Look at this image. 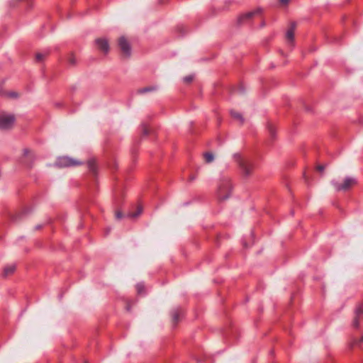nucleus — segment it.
<instances>
[{"label": "nucleus", "mask_w": 363, "mask_h": 363, "mask_svg": "<svg viewBox=\"0 0 363 363\" xmlns=\"http://www.w3.org/2000/svg\"><path fill=\"white\" fill-rule=\"evenodd\" d=\"M325 169V166L323 164H319L317 166V170L323 172Z\"/></svg>", "instance_id": "nucleus-27"}, {"label": "nucleus", "mask_w": 363, "mask_h": 363, "mask_svg": "<svg viewBox=\"0 0 363 363\" xmlns=\"http://www.w3.org/2000/svg\"><path fill=\"white\" fill-rule=\"evenodd\" d=\"M82 162L67 156L60 157L57 159L55 165L60 168L75 167L82 164Z\"/></svg>", "instance_id": "nucleus-4"}, {"label": "nucleus", "mask_w": 363, "mask_h": 363, "mask_svg": "<svg viewBox=\"0 0 363 363\" xmlns=\"http://www.w3.org/2000/svg\"><path fill=\"white\" fill-rule=\"evenodd\" d=\"M115 216L117 219H121L123 217V215L121 211H116Z\"/></svg>", "instance_id": "nucleus-25"}, {"label": "nucleus", "mask_w": 363, "mask_h": 363, "mask_svg": "<svg viewBox=\"0 0 363 363\" xmlns=\"http://www.w3.org/2000/svg\"><path fill=\"white\" fill-rule=\"evenodd\" d=\"M296 27V23L295 22H291L290 24V27L288 28L286 33V38L290 42L293 43L294 40V33Z\"/></svg>", "instance_id": "nucleus-12"}, {"label": "nucleus", "mask_w": 363, "mask_h": 363, "mask_svg": "<svg viewBox=\"0 0 363 363\" xmlns=\"http://www.w3.org/2000/svg\"><path fill=\"white\" fill-rule=\"evenodd\" d=\"M203 157L206 163H210L213 162L214 157L211 152H205L203 154Z\"/></svg>", "instance_id": "nucleus-18"}, {"label": "nucleus", "mask_w": 363, "mask_h": 363, "mask_svg": "<svg viewBox=\"0 0 363 363\" xmlns=\"http://www.w3.org/2000/svg\"><path fill=\"white\" fill-rule=\"evenodd\" d=\"M233 186L229 178H223L220 180L218 189V198L220 201L228 199L232 192Z\"/></svg>", "instance_id": "nucleus-2"}, {"label": "nucleus", "mask_w": 363, "mask_h": 363, "mask_svg": "<svg viewBox=\"0 0 363 363\" xmlns=\"http://www.w3.org/2000/svg\"><path fill=\"white\" fill-rule=\"evenodd\" d=\"M331 184L336 191H347L352 186L357 184V181L354 178L347 177L344 179L342 183H340L337 181L333 179L331 182Z\"/></svg>", "instance_id": "nucleus-3"}, {"label": "nucleus", "mask_w": 363, "mask_h": 363, "mask_svg": "<svg viewBox=\"0 0 363 363\" xmlns=\"http://www.w3.org/2000/svg\"><path fill=\"white\" fill-rule=\"evenodd\" d=\"M171 316L174 326H176L184 315V310L181 307H177L171 311Z\"/></svg>", "instance_id": "nucleus-10"}, {"label": "nucleus", "mask_w": 363, "mask_h": 363, "mask_svg": "<svg viewBox=\"0 0 363 363\" xmlns=\"http://www.w3.org/2000/svg\"><path fill=\"white\" fill-rule=\"evenodd\" d=\"M183 80L185 83L190 84L194 80V76L193 75L186 76L184 77Z\"/></svg>", "instance_id": "nucleus-21"}, {"label": "nucleus", "mask_w": 363, "mask_h": 363, "mask_svg": "<svg viewBox=\"0 0 363 363\" xmlns=\"http://www.w3.org/2000/svg\"><path fill=\"white\" fill-rule=\"evenodd\" d=\"M30 152V151L28 149H27V148H25L23 150V155L24 156H28Z\"/></svg>", "instance_id": "nucleus-28"}, {"label": "nucleus", "mask_w": 363, "mask_h": 363, "mask_svg": "<svg viewBox=\"0 0 363 363\" xmlns=\"http://www.w3.org/2000/svg\"><path fill=\"white\" fill-rule=\"evenodd\" d=\"M363 342V335L360 337L359 340H354L352 342V345H358Z\"/></svg>", "instance_id": "nucleus-26"}, {"label": "nucleus", "mask_w": 363, "mask_h": 363, "mask_svg": "<svg viewBox=\"0 0 363 363\" xmlns=\"http://www.w3.org/2000/svg\"><path fill=\"white\" fill-rule=\"evenodd\" d=\"M363 319V305L358 303L354 309V318L353 320L352 325L355 328H359V320Z\"/></svg>", "instance_id": "nucleus-7"}, {"label": "nucleus", "mask_w": 363, "mask_h": 363, "mask_svg": "<svg viewBox=\"0 0 363 363\" xmlns=\"http://www.w3.org/2000/svg\"><path fill=\"white\" fill-rule=\"evenodd\" d=\"M118 45L125 57L129 58L131 56V45L125 36H121L118 38Z\"/></svg>", "instance_id": "nucleus-5"}, {"label": "nucleus", "mask_w": 363, "mask_h": 363, "mask_svg": "<svg viewBox=\"0 0 363 363\" xmlns=\"http://www.w3.org/2000/svg\"><path fill=\"white\" fill-rule=\"evenodd\" d=\"M279 3L282 5L288 4L289 0H279Z\"/></svg>", "instance_id": "nucleus-29"}, {"label": "nucleus", "mask_w": 363, "mask_h": 363, "mask_svg": "<svg viewBox=\"0 0 363 363\" xmlns=\"http://www.w3.org/2000/svg\"><path fill=\"white\" fill-rule=\"evenodd\" d=\"M127 310L130 311V306H127Z\"/></svg>", "instance_id": "nucleus-33"}, {"label": "nucleus", "mask_w": 363, "mask_h": 363, "mask_svg": "<svg viewBox=\"0 0 363 363\" xmlns=\"http://www.w3.org/2000/svg\"><path fill=\"white\" fill-rule=\"evenodd\" d=\"M29 159H30V163L28 164V166L29 168H32L33 166L34 161L35 160V156L32 154L29 157Z\"/></svg>", "instance_id": "nucleus-23"}, {"label": "nucleus", "mask_w": 363, "mask_h": 363, "mask_svg": "<svg viewBox=\"0 0 363 363\" xmlns=\"http://www.w3.org/2000/svg\"><path fill=\"white\" fill-rule=\"evenodd\" d=\"M234 158L239 166L242 176L245 177H250L255 169L253 162L248 158L242 157V156L238 153L234 155Z\"/></svg>", "instance_id": "nucleus-1"}, {"label": "nucleus", "mask_w": 363, "mask_h": 363, "mask_svg": "<svg viewBox=\"0 0 363 363\" xmlns=\"http://www.w3.org/2000/svg\"><path fill=\"white\" fill-rule=\"evenodd\" d=\"M142 211H143L142 206H138V208H137L136 212H135V213H128L127 215V216L130 217V218H136L137 216H138L139 215L141 214Z\"/></svg>", "instance_id": "nucleus-17"}, {"label": "nucleus", "mask_w": 363, "mask_h": 363, "mask_svg": "<svg viewBox=\"0 0 363 363\" xmlns=\"http://www.w3.org/2000/svg\"><path fill=\"white\" fill-rule=\"evenodd\" d=\"M50 54V50H45L43 52H38L35 55V60L37 62H41L44 59L46 58L47 56Z\"/></svg>", "instance_id": "nucleus-14"}, {"label": "nucleus", "mask_w": 363, "mask_h": 363, "mask_svg": "<svg viewBox=\"0 0 363 363\" xmlns=\"http://www.w3.org/2000/svg\"><path fill=\"white\" fill-rule=\"evenodd\" d=\"M43 226V225H37L35 226L34 229H35V230H38L42 229Z\"/></svg>", "instance_id": "nucleus-31"}, {"label": "nucleus", "mask_w": 363, "mask_h": 363, "mask_svg": "<svg viewBox=\"0 0 363 363\" xmlns=\"http://www.w3.org/2000/svg\"><path fill=\"white\" fill-rule=\"evenodd\" d=\"M16 121L14 115L12 114H3L0 115V129L9 130L11 129Z\"/></svg>", "instance_id": "nucleus-6"}, {"label": "nucleus", "mask_w": 363, "mask_h": 363, "mask_svg": "<svg viewBox=\"0 0 363 363\" xmlns=\"http://www.w3.org/2000/svg\"><path fill=\"white\" fill-rule=\"evenodd\" d=\"M157 90V86H149L142 89H139L137 92L140 94H145L147 92L155 91Z\"/></svg>", "instance_id": "nucleus-13"}, {"label": "nucleus", "mask_w": 363, "mask_h": 363, "mask_svg": "<svg viewBox=\"0 0 363 363\" xmlns=\"http://www.w3.org/2000/svg\"><path fill=\"white\" fill-rule=\"evenodd\" d=\"M143 133L145 135H147L149 134L147 126L145 124H142Z\"/></svg>", "instance_id": "nucleus-24"}, {"label": "nucleus", "mask_w": 363, "mask_h": 363, "mask_svg": "<svg viewBox=\"0 0 363 363\" xmlns=\"http://www.w3.org/2000/svg\"><path fill=\"white\" fill-rule=\"evenodd\" d=\"M85 363H87L86 362Z\"/></svg>", "instance_id": "nucleus-34"}, {"label": "nucleus", "mask_w": 363, "mask_h": 363, "mask_svg": "<svg viewBox=\"0 0 363 363\" xmlns=\"http://www.w3.org/2000/svg\"><path fill=\"white\" fill-rule=\"evenodd\" d=\"M87 164H88L89 171H91L95 174L96 171V165L95 160H89L87 162Z\"/></svg>", "instance_id": "nucleus-16"}, {"label": "nucleus", "mask_w": 363, "mask_h": 363, "mask_svg": "<svg viewBox=\"0 0 363 363\" xmlns=\"http://www.w3.org/2000/svg\"><path fill=\"white\" fill-rule=\"evenodd\" d=\"M68 62L72 65H75L77 64V60L73 55H71L68 59Z\"/></svg>", "instance_id": "nucleus-22"}, {"label": "nucleus", "mask_w": 363, "mask_h": 363, "mask_svg": "<svg viewBox=\"0 0 363 363\" xmlns=\"http://www.w3.org/2000/svg\"><path fill=\"white\" fill-rule=\"evenodd\" d=\"M267 128H268V130H269V133L271 137L272 138H274L276 135V130H275L274 126L272 123H269L267 124Z\"/></svg>", "instance_id": "nucleus-19"}, {"label": "nucleus", "mask_w": 363, "mask_h": 363, "mask_svg": "<svg viewBox=\"0 0 363 363\" xmlns=\"http://www.w3.org/2000/svg\"><path fill=\"white\" fill-rule=\"evenodd\" d=\"M230 115H231V116L233 118L239 121L241 125L243 124V123H244V118L242 117V116L240 113L236 112L235 111L232 110V111H230Z\"/></svg>", "instance_id": "nucleus-15"}, {"label": "nucleus", "mask_w": 363, "mask_h": 363, "mask_svg": "<svg viewBox=\"0 0 363 363\" xmlns=\"http://www.w3.org/2000/svg\"><path fill=\"white\" fill-rule=\"evenodd\" d=\"M16 269V264H11L6 265L3 269L2 277L6 278L12 275Z\"/></svg>", "instance_id": "nucleus-11"}, {"label": "nucleus", "mask_w": 363, "mask_h": 363, "mask_svg": "<svg viewBox=\"0 0 363 363\" xmlns=\"http://www.w3.org/2000/svg\"><path fill=\"white\" fill-rule=\"evenodd\" d=\"M136 288L138 294L145 292V286L143 284H138Z\"/></svg>", "instance_id": "nucleus-20"}, {"label": "nucleus", "mask_w": 363, "mask_h": 363, "mask_svg": "<svg viewBox=\"0 0 363 363\" xmlns=\"http://www.w3.org/2000/svg\"><path fill=\"white\" fill-rule=\"evenodd\" d=\"M195 179H196V177H195V176H191V177H189V181H191H191H194Z\"/></svg>", "instance_id": "nucleus-32"}, {"label": "nucleus", "mask_w": 363, "mask_h": 363, "mask_svg": "<svg viewBox=\"0 0 363 363\" xmlns=\"http://www.w3.org/2000/svg\"><path fill=\"white\" fill-rule=\"evenodd\" d=\"M9 96H11V97H13V98H17L18 94L16 92H11L9 94Z\"/></svg>", "instance_id": "nucleus-30"}, {"label": "nucleus", "mask_w": 363, "mask_h": 363, "mask_svg": "<svg viewBox=\"0 0 363 363\" xmlns=\"http://www.w3.org/2000/svg\"><path fill=\"white\" fill-rule=\"evenodd\" d=\"M262 12V9L260 8H258L254 11H248L247 13H242L239 16L238 18V22L239 24H242L245 23V21L251 19L253 16L255 15H257Z\"/></svg>", "instance_id": "nucleus-8"}, {"label": "nucleus", "mask_w": 363, "mask_h": 363, "mask_svg": "<svg viewBox=\"0 0 363 363\" xmlns=\"http://www.w3.org/2000/svg\"><path fill=\"white\" fill-rule=\"evenodd\" d=\"M95 43L99 50L105 55L108 54L110 50L108 41L106 38H100L95 40Z\"/></svg>", "instance_id": "nucleus-9"}]
</instances>
